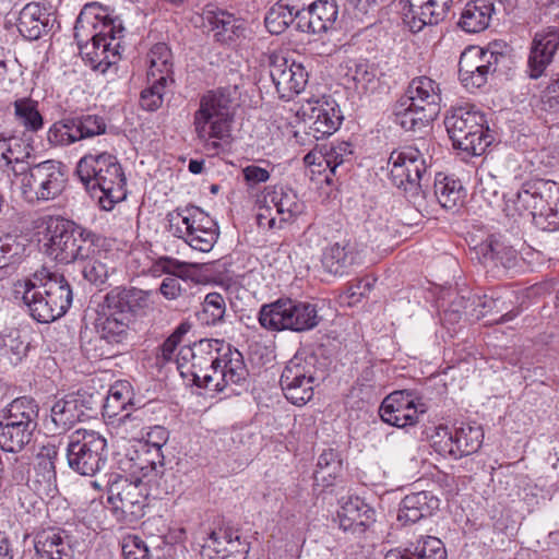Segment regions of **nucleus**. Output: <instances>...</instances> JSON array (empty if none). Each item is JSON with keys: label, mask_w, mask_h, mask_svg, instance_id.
Returning <instances> with one entry per match:
<instances>
[{"label": "nucleus", "mask_w": 559, "mask_h": 559, "mask_svg": "<svg viewBox=\"0 0 559 559\" xmlns=\"http://www.w3.org/2000/svg\"><path fill=\"white\" fill-rule=\"evenodd\" d=\"M180 376L199 388L221 392L245 381L248 370L238 349L219 340H200L182 346L176 357Z\"/></svg>", "instance_id": "f257e3e1"}, {"label": "nucleus", "mask_w": 559, "mask_h": 559, "mask_svg": "<svg viewBox=\"0 0 559 559\" xmlns=\"http://www.w3.org/2000/svg\"><path fill=\"white\" fill-rule=\"evenodd\" d=\"M124 27L110 19L98 3L85 4L74 26V38L83 60L95 71L106 73L119 59V39Z\"/></svg>", "instance_id": "f03ea898"}, {"label": "nucleus", "mask_w": 559, "mask_h": 559, "mask_svg": "<svg viewBox=\"0 0 559 559\" xmlns=\"http://www.w3.org/2000/svg\"><path fill=\"white\" fill-rule=\"evenodd\" d=\"M13 296L27 307L33 319L49 323L62 317L72 302V289L62 273L41 267L13 284Z\"/></svg>", "instance_id": "7ed1b4c3"}, {"label": "nucleus", "mask_w": 559, "mask_h": 559, "mask_svg": "<svg viewBox=\"0 0 559 559\" xmlns=\"http://www.w3.org/2000/svg\"><path fill=\"white\" fill-rule=\"evenodd\" d=\"M503 211L514 221L524 219L543 230L559 227V183L551 180H531L506 195Z\"/></svg>", "instance_id": "20e7f679"}, {"label": "nucleus", "mask_w": 559, "mask_h": 559, "mask_svg": "<svg viewBox=\"0 0 559 559\" xmlns=\"http://www.w3.org/2000/svg\"><path fill=\"white\" fill-rule=\"evenodd\" d=\"M238 99L237 86L210 91L201 97L193 115V127L198 139L211 154H217L222 142L229 139Z\"/></svg>", "instance_id": "39448f33"}, {"label": "nucleus", "mask_w": 559, "mask_h": 559, "mask_svg": "<svg viewBox=\"0 0 559 559\" xmlns=\"http://www.w3.org/2000/svg\"><path fill=\"white\" fill-rule=\"evenodd\" d=\"M76 174L100 209L110 211L124 200L126 177L116 156L107 152L84 155L76 165Z\"/></svg>", "instance_id": "423d86ee"}, {"label": "nucleus", "mask_w": 559, "mask_h": 559, "mask_svg": "<svg viewBox=\"0 0 559 559\" xmlns=\"http://www.w3.org/2000/svg\"><path fill=\"white\" fill-rule=\"evenodd\" d=\"M46 225L45 252L60 263L91 258L103 248L106 238L75 223L55 216L43 218Z\"/></svg>", "instance_id": "0eeeda50"}, {"label": "nucleus", "mask_w": 559, "mask_h": 559, "mask_svg": "<svg viewBox=\"0 0 559 559\" xmlns=\"http://www.w3.org/2000/svg\"><path fill=\"white\" fill-rule=\"evenodd\" d=\"M140 309V290L115 288L104 300L98 318L97 332L108 343H121L127 337L131 323L136 320Z\"/></svg>", "instance_id": "6e6552de"}, {"label": "nucleus", "mask_w": 559, "mask_h": 559, "mask_svg": "<svg viewBox=\"0 0 559 559\" xmlns=\"http://www.w3.org/2000/svg\"><path fill=\"white\" fill-rule=\"evenodd\" d=\"M485 123L484 115L472 107L452 108L444 119L453 146L474 156L484 154L493 140Z\"/></svg>", "instance_id": "1a4fd4ad"}, {"label": "nucleus", "mask_w": 559, "mask_h": 559, "mask_svg": "<svg viewBox=\"0 0 559 559\" xmlns=\"http://www.w3.org/2000/svg\"><path fill=\"white\" fill-rule=\"evenodd\" d=\"M118 468L124 476H120L110 487L108 502L116 512L120 511L121 519L128 524H136L140 514V454L134 449L118 453Z\"/></svg>", "instance_id": "9d476101"}, {"label": "nucleus", "mask_w": 559, "mask_h": 559, "mask_svg": "<svg viewBox=\"0 0 559 559\" xmlns=\"http://www.w3.org/2000/svg\"><path fill=\"white\" fill-rule=\"evenodd\" d=\"M258 321L269 331L294 332L311 330L319 323L314 305L292 299H278L263 305L259 311Z\"/></svg>", "instance_id": "9b49d317"}, {"label": "nucleus", "mask_w": 559, "mask_h": 559, "mask_svg": "<svg viewBox=\"0 0 559 559\" xmlns=\"http://www.w3.org/2000/svg\"><path fill=\"white\" fill-rule=\"evenodd\" d=\"M388 166L391 182L409 198L418 197L430 179L426 159L416 147L407 146L393 151Z\"/></svg>", "instance_id": "f8f14e48"}, {"label": "nucleus", "mask_w": 559, "mask_h": 559, "mask_svg": "<svg viewBox=\"0 0 559 559\" xmlns=\"http://www.w3.org/2000/svg\"><path fill=\"white\" fill-rule=\"evenodd\" d=\"M261 202L263 204L259 206L257 224L263 229H281L306 211V204L297 192L282 186L266 188Z\"/></svg>", "instance_id": "ddd939ff"}, {"label": "nucleus", "mask_w": 559, "mask_h": 559, "mask_svg": "<svg viewBox=\"0 0 559 559\" xmlns=\"http://www.w3.org/2000/svg\"><path fill=\"white\" fill-rule=\"evenodd\" d=\"M21 191L25 200L49 201L58 198L64 190L67 176L60 163L45 160L25 171L21 167Z\"/></svg>", "instance_id": "4468645a"}, {"label": "nucleus", "mask_w": 559, "mask_h": 559, "mask_svg": "<svg viewBox=\"0 0 559 559\" xmlns=\"http://www.w3.org/2000/svg\"><path fill=\"white\" fill-rule=\"evenodd\" d=\"M106 439L97 431L76 429L69 436V466L81 475L93 476L105 464Z\"/></svg>", "instance_id": "2eb2a0df"}, {"label": "nucleus", "mask_w": 559, "mask_h": 559, "mask_svg": "<svg viewBox=\"0 0 559 559\" xmlns=\"http://www.w3.org/2000/svg\"><path fill=\"white\" fill-rule=\"evenodd\" d=\"M316 360L314 356L295 355L284 367L280 384L292 404L302 406L313 397L317 385Z\"/></svg>", "instance_id": "dca6fc26"}, {"label": "nucleus", "mask_w": 559, "mask_h": 559, "mask_svg": "<svg viewBox=\"0 0 559 559\" xmlns=\"http://www.w3.org/2000/svg\"><path fill=\"white\" fill-rule=\"evenodd\" d=\"M297 116L307 126V133L316 140L333 134L342 123V115L336 102L329 97L306 99Z\"/></svg>", "instance_id": "f3484780"}, {"label": "nucleus", "mask_w": 559, "mask_h": 559, "mask_svg": "<svg viewBox=\"0 0 559 559\" xmlns=\"http://www.w3.org/2000/svg\"><path fill=\"white\" fill-rule=\"evenodd\" d=\"M170 57V50L164 43L154 45L150 50L146 73L148 87L142 91V109L153 111L162 106L164 91L171 73Z\"/></svg>", "instance_id": "a211bd4d"}, {"label": "nucleus", "mask_w": 559, "mask_h": 559, "mask_svg": "<svg viewBox=\"0 0 559 559\" xmlns=\"http://www.w3.org/2000/svg\"><path fill=\"white\" fill-rule=\"evenodd\" d=\"M267 59L271 79L282 99L289 100L305 90L309 75L301 63L277 52L270 53Z\"/></svg>", "instance_id": "6ab92c4d"}, {"label": "nucleus", "mask_w": 559, "mask_h": 559, "mask_svg": "<svg viewBox=\"0 0 559 559\" xmlns=\"http://www.w3.org/2000/svg\"><path fill=\"white\" fill-rule=\"evenodd\" d=\"M497 56L477 46L466 48L460 57L459 78L468 91L480 88L487 83L488 74L496 71Z\"/></svg>", "instance_id": "aec40b11"}, {"label": "nucleus", "mask_w": 559, "mask_h": 559, "mask_svg": "<svg viewBox=\"0 0 559 559\" xmlns=\"http://www.w3.org/2000/svg\"><path fill=\"white\" fill-rule=\"evenodd\" d=\"M425 409L418 408L413 395L405 391H396L388 395L379 409L381 419L397 428L414 426L418 421L419 414Z\"/></svg>", "instance_id": "412c9836"}, {"label": "nucleus", "mask_w": 559, "mask_h": 559, "mask_svg": "<svg viewBox=\"0 0 559 559\" xmlns=\"http://www.w3.org/2000/svg\"><path fill=\"white\" fill-rule=\"evenodd\" d=\"M408 10L404 21L413 33L420 32L426 25H437L450 11L453 0H407Z\"/></svg>", "instance_id": "4be33fe9"}, {"label": "nucleus", "mask_w": 559, "mask_h": 559, "mask_svg": "<svg viewBox=\"0 0 559 559\" xmlns=\"http://www.w3.org/2000/svg\"><path fill=\"white\" fill-rule=\"evenodd\" d=\"M337 16L336 0H316L307 9L302 3L299 29L311 34L326 33L334 27Z\"/></svg>", "instance_id": "5701e85b"}, {"label": "nucleus", "mask_w": 559, "mask_h": 559, "mask_svg": "<svg viewBox=\"0 0 559 559\" xmlns=\"http://www.w3.org/2000/svg\"><path fill=\"white\" fill-rule=\"evenodd\" d=\"M559 47V28L548 27L534 37L528 57V74L532 79L543 75Z\"/></svg>", "instance_id": "b1692460"}, {"label": "nucleus", "mask_w": 559, "mask_h": 559, "mask_svg": "<svg viewBox=\"0 0 559 559\" xmlns=\"http://www.w3.org/2000/svg\"><path fill=\"white\" fill-rule=\"evenodd\" d=\"M411 105L418 106L423 112H428L435 118L438 117L441 109V88L439 83L428 76L414 78L406 90L404 96Z\"/></svg>", "instance_id": "393cba45"}, {"label": "nucleus", "mask_w": 559, "mask_h": 559, "mask_svg": "<svg viewBox=\"0 0 559 559\" xmlns=\"http://www.w3.org/2000/svg\"><path fill=\"white\" fill-rule=\"evenodd\" d=\"M477 259L485 266H503L509 269L514 265L516 251L508 246L501 236L490 235L485 241L473 248Z\"/></svg>", "instance_id": "a878e982"}, {"label": "nucleus", "mask_w": 559, "mask_h": 559, "mask_svg": "<svg viewBox=\"0 0 559 559\" xmlns=\"http://www.w3.org/2000/svg\"><path fill=\"white\" fill-rule=\"evenodd\" d=\"M439 499L428 491L408 493L400 504L397 521L404 525L416 523L431 515L439 508Z\"/></svg>", "instance_id": "bb28decb"}, {"label": "nucleus", "mask_w": 559, "mask_h": 559, "mask_svg": "<svg viewBox=\"0 0 559 559\" xmlns=\"http://www.w3.org/2000/svg\"><path fill=\"white\" fill-rule=\"evenodd\" d=\"M340 526L344 531H362L374 521V510L359 497H348L337 511Z\"/></svg>", "instance_id": "cd10ccee"}, {"label": "nucleus", "mask_w": 559, "mask_h": 559, "mask_svg": "<svg viewBox=\"0 0 559 559\" xmlns=\"http://www.w3.org/2000/svg\"><path fill=\"white\" fill-rule=\"evenodd\" d=\"M170 231L174 236L188 238L189 233H199L205 227H215L214 221L197 206H190L182 210H177L168 215Z\"/></svg>", "instance_id": "c85d7f7f"}, {"label": "nucleus", "mask_w": 559, "mask_h": 559, "mask_svg": "<svg viewBox=\"0 0 559 559\" xmlns=\"http://www.w3.org/2000/svg\"><path fill=\"white\" fill-rule=\"evenodd\" d=\"M72 549L61 532L47 528L38 532L34 538L32 559H71Z\"/></svg>", "instance_id": "c756f323"}, {"label": "nucleus", "mask_w": 559, "mask_h": 559, "mask_svg": "<svg viewBox=\"0 0 559 559\" xmlns=\"http://www.w3.org/2000/svg\"><path fill=\"white\" fill-rule=\"evenodd\" d=\"M384 559H447V551L441 539L430 535H420L409 542L405 551L390 550Z\"/></svg>", "instance_id": "7c9ffc66"}, {"label": "nucleus", "mask_w": 559, "mask_h": 559, "mask_svg": "<svg viewBox=\"0 0 559 559\" xmlns=\"http://www.w3.org/2000/svg\"><path fill=\"white\" fill-rule=\"evenodd\" d=\"M203 19L211 26L214 37L223 44L235 41L243 34L242 21L227 11L206 9Z\"/></svg>", "instance_id": "2f4dec72"}, {"label": "nucleus", "mask_w": 559, "mask_h": 559, "mask_svg": "<svg viewBox=\"0 0 559 559\" xmlns=\"http://www.w3.org/2000/svg\"><path fill=\"white\" fill-rule=\"evenodd\" d=\"M360 262L356 243L343 240L326 247L322 254V265L331 274H343L345 270Z\"/></svg>", "instance_id": "473e14b6"}, {"label": "nucleus", "mask_w": 559, "mask_h": 559, "mask_svg": "<svg viewBox=\"0 0 559 559\" xmlns=\"http://www.w3.org/2000/svg\"><path fill=\"white\" fill-rule=\"evenodd\" d=\"M302 3L300 0H278L265 16V27L271 34L283 33L295 20L299 28Z\"/></svg>", "instance_id": "72a5a7b5"}, {"label": "nucleus", "mask_w": 559, "mask_h": 559, "mask_svg": "<svg viewBox=\"0 0 559 559\" xmlns=\"http://www.w3.org/2000/svg\"><path fill=\"white\" fill-rule=\"evenodd\" d=\"M492 13L493 5L490 1H469L461 13L459 26L466 33H479L489 26Z\"/></svg>", "instance_id": "f704fd0d"}, {"label": "nucleus", "mask_w": 559, "mask_h": 559, "mask_svg": "<svg viewBox=\"0 0 559 559\" xmlns=\"http://www.w3.org/2000/svg\"><path fill=\"white\" fill-rule=\"evenodd\" d=\"M14 122L24 132L37 133L44 128V116L38 100L31 97H20L12 103Z\"/></svg>", "instance_id": "c9c22d12"}, {"label": "nucleus", "mask_w": 559, "mask_h": 559, "mask_svg": "<svg viewBox=\"0 0 559 559\" xmlns=\"http://www.w3.org/2000/svg\"><path fill=\"white\" fill-rule=\"evenodd\" d=\"M484 440L483 428L477 424L462 423L453 435V453L451 456L461 457L478 451Z\"/></svg>", "instance_id": "e433bc0d"}, {"label": "nucleus", "mask_w": 559, "mask_h": 559, "mask_svg": "<svg viewBox=\"0 0 559 559\" xmlns=\"http://www.w3.org/2000/svg\"><path fill=\"white\" fill-rule=\"evenodd\" d=\"M436 118L423 112L418 106L411 105L408 99L401 97L394 106V121L405 131H416L427 127Z\"/></svg>", "instance_id": "4c0bfd02"}, {"label": "nucleus", "mask_w": 559, "mask_h": 559, "mask_svg": "<svg viewBox=\"0 0 559 559\" xmlns=\"http://www.w3.org/2000/svg\"><path fill=\"white\" fill-rule=\"evenodd\" d=\"M47 25V14L38 3H27L20 12L17 29L20 34L29 40L40 37Z\"/></svg>", "instance_id": "58836bf2"}, {"label": "nucleus", "mask_w": 559, "mask_h": 559, "mask_svg": "<svg viewBox=\"0 0 559 559\" xmlns=\"http://www.w3.org/2000/svg\"><path fill=\"white\" fill-rule=\"evenodd\" d=\"M36 428L31 426H23L19 424H12L11 421L0 420V444L1 448L7 449L9 452H19L26 444H28L33 438V433Z\"/></svg>", "instance_id": "ea45409f"}, {"label": "nucleus", "mask_w": 559, "mask_h": 559, "mask_svg": "<svg viewBox=\"0 0 559 559\" xmlns=\"http://www.w3.org/2000/svg\"><path fill=\"white\" fill-rule=\"evenodd\" d=\"M117 435L124 441L120 453H124L126 449H130L133 454L135 449L138 452V443L140 442L138 436L140 435V413L139 408L123 413L120 417L115 419Z\"/></svg>", "instance_id": "a19ab883"}, {"label": "nucleus", "mask_w": 559, "mask_h": 559, "mask_svg": "<svg viewBox=\"0 0 559 559\" xmlns=\"http://www.w3.org/2000/svg\"><path fill=\"white\" fill-rule=\"evenodd\" d=\"M38 405L31 397H19L9 404L2 420L37 428Z\"/></svg>", "instance_id": "79ce46f5"}, {"label": "nucleus", "mask_w": 559, "mask_h": 559, "mask_svg": "<svg viewBox=\"0 0 559 559\" xmlns=\"http://www.w3.org/2000/svg\"><path fill=\"white\" fill-rule=\"evenodd\" d=\"M342 469L343 459L341 453L332 448L325 449L319 455L314 479L316 481H322L325 487L332 486Z\"/></svg>", "instance_id": "37998d69"}, {"label": "nucleus", "mask_w": 559, "mask_h": 559, "mask_svg": "<svg viewBox=\"0 0 559 559\" xmlns=\"http://www.w3.org/2000/svg\"><path fill=\"white\" fill-rule=\"evenodd\" d=\"M226 312V298L222 294L213 292L204 297L197 318L203 325L215 326L225 321Z\"/></svg>", "instance_id": "c03bdc74"}, {"label": "nucleus", "mask_w": 559, "mask_h": 559, "mask_svg": "<svg viewBox=\"0 0 559 559\" xmlns=\"http://www.w3.org/2000/svg\"><path fill=\"white\" fill-rule=\"evenodd\" d=\"M58 457V448L52 443L44 444L35 460V473L38 483H44L50 487L56 481V461Z\"/></svg>", "instance_id": "a18cd8bd"}, {"label": "nucleus", "mask_w": 559, "mask_h": 559, "mask_svg": "<svg viewBox=\"0 0 559 559\" xmlns=\"http://www.w3.org/2000/svg\"><path fill=\"white\" fill-rule=\"evenodd\" d=\"M433 186L436 198L444 209H453L463 200V187L455 179L438 174Z\"/></svg>", "instance_id": "49530a36"}, {"label": "nucleus", "mask_w": 559, "mask_h": 559, "mask_svg": "<svg viewBox=\"0 0 559 559\" xmlns=\"http://www.w3.org/2000/svg\"><path fill=\"white\" fill-rule=\"evenodd\" d=\"M28 344L21 338L17 330H9L0 334V358L16 365L26 356Z\"/></svg>", "instance_id": "de8ad7c7"}, {"label": "nucleus", "mask_w": 559, "mask_h": 559, "mask_svg": "<svg viewBox=\"0 0 559 559\" xmlns=\"http://www.w3.org/2000/svg\"><path fill=\"white\" fill-rule=\"evenodd\" d=\"M2 158L8 165H12L15 175H20L21 167L31 157L32 146L16 136L4 140Z\"/></svg>", "instance_id": "09e8293b"}, {"label": "nucleus", "mask_w": 559, "mask_h": 559, "mask_svg": "<svg viewBox=\"0 0 559 559\" xmlns=\"http://www.w3.org/2000/svg\"><path fill=\"white\" fill-rule=\"evenodd\" d=\"M2 492L12 500L14 509L20 513L29 514L34 512L40 502L28 484L5 486Z\"/></svg>", "instance_id": "8fccbe9b"}, {"label": "nucleus", "mask_w": 559, "mask_h": 559, "mask_svg": "<svg viewBox=\"0 0 559 559\" xmlns=\"http://www.w3.org/2000/svg\"><path fill=\"white\" fill-rule=\"evenodd\" d=\"M47 139L50 144L58 146H67L81 140L78 132L74 118H68L56 121L47 132Z\"/></svg>", "instance_id": "3c124183"}, {"label": "nucleus", "mask_w": 559, "mask_h": 559, "mask_svg": "<svg viewBox=\"0 0 559 559\" xmlns=\"http://www.w3.org/2000/svg\"><path fill=\"white\" fill-rule=\"evenodd\" d=\"M79 418L76 400H59L51 407V420L59 429H69Z\"/></svg>", "instance_id": "603ef678"}, {"label": "nucleus", "mask_w": 559, "mask_h": 559, "mask_svg": "<svg viewBox=\"0 0 559 559\" xmlns=\"http://www.w3.org/2000/svg\"><path fill=\"white\" fill-rule=\"evenodd\" d=\"M352 155L353 146L349 142L343 141L332 144L329 148L325 147L326 168L329 170L324 177L326 182H331V175H335L340 166L350 160Z\"/></svg>", "instance_id": "864d4df0"}, {"label": "nucleus", "mask_w": 559, "mask_h": 559, "mask_svg": "<svg viewBox=\"0 0 559 559\" xmlns=\"http://www.w3.org/2000/svg\"><path fill=\"white\" fill-rule=\"evenodd\" d=\"M7 460L8 463H5V471L3 473V479L7 481L5 486L27 484L28 471L26 463L16 455V452H10Z\"/></svg>", "instance_id": "5fc2aeb1"}, {"label": "nucleus", "mask_w": 559, "mask_h": 559, "mask_svg": "<svg viewBox=\"0 0 559 559\" xmlns=\"http://www.w3.org/2000/svg\"><path fill=\"white\" fill-rule=\"evenodd\" d=\"M347 76L354 82L358 93H366L376 84V72L366 62L356 63L354 68H349Z\"/></svg>", "instance_id": "6e6d98bb"}, {"label": "nucleus", "mask_w": 559, "mask_h": 559, "mask_svg": "<svg viewBox=\"0 0 559 559\" xmlns=\"http://www.w3.org/2000/svg\"><path fill=\"white\" fill-rule=\"evenodd\" d=\"M100 248H96L95 253L88 260L83 267L84 277L93 284H104L108 277V266L100 260Z\"/></svg>", "instance_id": "4d7b16f0"}, {"label": "nucleus", "mask_w": 559, "mask_h": 559, "mask_svg": "<svg viewBox=\"0 0 559 559\" xmlns=\"http://www.w3.org/2000/svg\"><path fill=\"white\" fill-rule=\"evenodd\" d=\"M218 238L217 227H205L203 225V230H199V233H189L188 238L185 241L194 250H199L201 252H209L214 247L216 240Z\"/></svg>", "instance_id": "13d9d810"}, {"label": "nucleus", "mask_w": 559, "mask_h": 559, "mask_svg": "<svg viewBox=\"0 0 559 559\" xmlns=\"http://www.w3.org/2000/svg\"><path fill=\"white\" fill-rule=\"evenodd\" d=\"M189 325L181 323L174 333L164 341V343L157 348L156 352V364L164 365L171 360L173 354L177 346L181 343L182 336L188 332Z\"/></svg>", "instance_id": "bf43d9fd"}, {"label": "nucleus", "mask_w": 559, "mask_h": 559, "mask_svg": "<svg viewBox=\"0 0 559 559\" xmlns=\"http://www.w3.org/2000/svg\"><path fill=\"white\" fill-rule=\"evenodd\" d=\"M74 119L78 132L81 134V140L103 134L106 131V123L99 116L87 115Z\"/></svg>", "instance_id": "052dcab7"}, {"label": "nucleus", "mask_w": 559, "mask_h": 559, "mask_svg": "<svg viewBox=\"0 0 559 559\" xmlns=\"http://www.w3.org/2000/svg\"><path fill=\"white\" fill-rule=\"evenodd\" d=\"M231 535H234V530L229 527H219L214 530L203 546L204 551L207 552V556L210 557H212L210 555L212 551L216 557L219 555V552H222V549L226 547Z\"/></svg>", "instance_id": "680f3d73"}, {"label": "nucleus", "mask_w": 559, "mask_h": 559, "mask_svg": "<svg viewBox=\"0 0 559 559\" xmlns=\"http://www.w3.org/2000/svg\"><path fill=\"white\" fill-rule=\"evenodd\" d=\"M453 435L448 427L439 426L431 436L433 449L441 455H450L453 453Z\"/></svg>", "instance_id": "e2e57ef3"}, {"label": "nucleus", "mask_w": 559, "mask_h": 559, "mask_svg": "<svg viewBox=\"0 0 559 559\" xmlns=\"http://www.w3.org/2000/svg\"><path fill=\"white\" fill-rule=\"evenodd\" d=\"M24 247L15 238L7 236L0 238V269L5 267L11 261L19 257Z\"/></svg>", "instance_id": "0e129e2a"}, {"label": "nucleus", "mask_w": 559, "mask_h": 559, "mask_svg": "<svg viewBox=\"0 0 559 559\" xmlns=\"http://www.w3.org/2000/svg\"><path fill=\"white\" fill-rule=\"evenodd\" d=\"M108 396L116 397V400H118L120 404L129 411H134V408H136L133 402L134 393L128 381L115 382L109 389Z\"/></svg>", "instance_id": "69168bd1"}, {"label": "nucleus", "mask_w": 559, "mask_h": 559, "mask_svg": "<svg viewBox=\"0 0 559 559\" xmlns=\"http://www.w3.org/2000/svg\"><path fill=\"white\" fill-rule=\"evenodd\" d=\"M164 455L159 449H142V477L147 476V471L157 472L163 468Z\"/></svg>", "instance_id": "338daca9"}, {"label": "nucleus", "mask_w": 559, "mask_h": 559, "mask_svg": "<svg viewBox=\"0 0 559 559\" xmlns=\"http://www.w3.org/2000/svg\"><path fill=\"white\" fill-rule=\"evenodd\" d=\"M169 433L162 426H154L146 432L145 440L142 439V449H159L166 444Z\"/></svg>", "instance_id": "774afa93"}]
</instances>
